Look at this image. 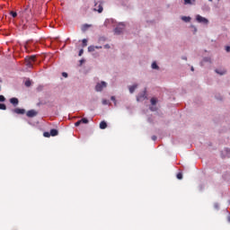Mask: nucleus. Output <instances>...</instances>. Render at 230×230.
I'll use <instances>...</instances> for the list:
<instances>
[{
  "instance_id": "nucleus-1",
  "label": "nucleus",
  "mask_w": 230,
  "mask_h": 230,
  "mask_svg": "<svg viewBox=\"0 0 230 230\" xmlns=\"http://www.w3.org/2000/svg\"><path fill=\"white\" fill-rule=\"evenodd\" d=\"M31 9L28 7L25 8V10L21 13L22 19H24L25 21H27V22L28 21H30V19H31Z\"/></svg>"
},
{
  "instance_id": "nucleus-2",
  "label": "nucleus",
  "mask_w": 230,
  "mask_h": 230,
  "mask_svg": "<svg viewBox=\"0 0 230 230\" xmlns=\"http://www.w3.org/2000/svg\"><path fill=\"white\" fill-rule=\"evenodd\" d=\"M103 3H102L100 0H94V12H98L99 13H102L103 12Z\"/></svg>"
},
{
  "instance_id": "nucleus-3",
  "label": "nucleus",
  "mask_w": 230,
  "mask_h": 230,
  "mask_svg": "<svg viewBox=\"0 0 230 230\" xmlns=\"http://www.w3.org/2000/svg\"><path fill=\"white\" fill-rule=\"evenodd\" d=\"M105 87H107V83H105L104 81H102L101 83H98L95 86V91L97 93H102V91H103V89H105Z\"/></svg>"
},
{
  "instance_id": "nucleus-4",
  "label": "nucleus",
  "mask_w": 230,
  "mask_h": 230,
  "mask_svg": "<svg viewBox=\"0 0 230 230\" xmlns=\"http://www.w3.org/2000/svg\"><path fill=\"white\" fill-rule=\"evenodd\" d=\"M37 58L35 56H31L29 58H26V66L27 67H33V62Z\"/></svg>"
},
{
  "instance_id": "nucleus-5",
  "label": "nucleus",
  "mask_w": 230,
  "mask_h": 230,
  "mask_svg": "<svg viewBox=\"0 0 230 230\" xmlns=\"http://www.w3.org/2000/svg\"><path fill=\"white\" fill-rule=\"evenodd\" d=\"M196 20L199 22H201L203 24H208L209 22V21L208 19H206L205 17H202L200 14H198L196 16Z\"/></svg>"
},
{
  "instance_id": "nucleus-6",
  "label": "nucleus",
  "mask_w": 230,
  "mask_h": 230,
  "mask_svg": "<svg viewBox=\"0 0 230 230\" xmlns=\"http://www.w3.org/2000/svg\"><path fill=\"white\" fill-rule=\"evenodd\" d=\"M37 114H38L37 111L30 110V111H27L26 116L28 118H35V116H37Z\"/></svg>"
},
{
  "instance_id": "nucleus-7",
  "label": "nucleus",
  "mask_w": 230,
  "mask_h": 230,
  "mask_svg": "<svg viewBox=\"0 0 230 230\" xmlns=\"http://www.w3.org/2000/svg\"><path fill=\"white\" fill-rule=\"evenodd\" d=\"M14 114H26V110L21 108H15L13 110Z\"/></svg>"
},
{
  "instance_id": "nucleus-8",
  "label": "nucleus",
  "mask_w": 230,
  "mask_h": 230,
  "mask_svg": "<svg viewBox=\"0 0 230 230\" xmlns=\"http://www.w3.org/2000/svg\"><path fill=\"white\" fill-rule=\"evenodd\" d=\"M10 103H12V105L14 107H17V105H19V99L13 97L10 99Z\"/></svg>"
},
{
  "instance_id": "nucleus-9",
  "label": "nucleus",
  "mask_w": 230,
  "mask_h": 230,
  "mask_svg": "<svg viewBox=\"0 0 230 230\" xmlns=\"http://www.w3.org/2000/svg\"><path fill=\"white\" fill-rule=\"evenodd\" d=\"M222 157H230V149H225L221 152Z\"/></svg>"
},
{
  "instance_id": "nucleus-10",
  "label": "nucleus",
  "mask_w": 230,
  "mask_h": 230,
  "mask_svg": "<svg viewBox=\"0 0 230 230\" xmlns=\"http://www.w3.org/2000/svg\"><path fill=\"white\" fill-rule=\"evenodd\" d=\"M100 128L101 130H105V128H107V122H105V120L101 121Z\"/></svg>"
},
{
  "instance_id": "nucleus-11",
  "label": "nucleus",
  "mask_w": 230,
  "mask_h": 230,
  "mask_svg": "<svg viewBox=\"0 0 230 230\" xmlns=\"http://www.w3.org/2000/svg\"><path fill=\"white\" fill-rule=\"evenodd\" d=\"M50 136H52V137H55V136H58V130L53 128L50 130Z\"/></svg>"
},
{
  "instance_id": "nucleus-12",
  "label": "nucleus",
  "mask_w": 230,
  "mask_h": 230,
  "mask_svg": "<svg viewBox=\"0 0 230 230\" xmlns=\"http://www.w3.org/2000/svg\"><path fill=\"white\" fill-rule=\"evenodd\" d=\"M137 89V84H133L132 86H129V93L132 94L134 91Z\"/></svg>"
},
{
  "instance_id": "nucleus-13",
  "label": "nucleus",
  "mask_w": 230,
  "mask_h": 230,
  "mask_svg": "<svg viewBox=\"0 0 230 230\" xmlns=\"http://www.w3.org/2000/svg\"><path fill=\"white\" fill-rule=\"evenodd\" d=\"M216 71V73L217 74V75H226V73H227V71H226V69H223V70H218V69H216L215 70Z\"/></svg>"
},
{
  "instance_id": "nucleus-14",
  "label": "nucleus",
  "mask_w": 230,
  "mask_h": 230,
  "mask_svg": "<svg viewBox=\"0 0 230 230\" xmlns=\"http://www.w3.org/2000/svg\"><path fill=\"white\" fill-rule=\"evenodd\" d=\"M145 98H146V96L145 93H144V94H142V95H138V96L137 97V102H141V100H145Z\"/></svg>"
},
{
  "instance_id": "nucleus-15",
  "label": "nucleus",
  "mask_w": 230,
  "mask_h": 230,
  "mask_svg": "<svg viewBox=\"0 0 230 230\" xmlns=\"http://www.w3.org/2000/svg\"><path fill=\"white\" fill-rule=\"evenodd\" d=\"M181 19L184 21V22H190V21H191V18L188 16H182Z\"/></svg>"
},
{
  "instance_id": "nucleus-16",
  "label": "nucleus",
  "mask_w": 230,
  "mask_h": 230,
  "mask_svg": "<svg viewBox=\"0 0 230 230\" xmlns=\"http://www.w3.org/2000/svg\"><path fill=\"white\" fill-rule=\"evenodd\" d=\"M89 28H91V25H89V24H84V25H83V27H82V31H87V29H89Z\"/></svg>"
},
{
  "instance_id": "nucleus-17",
  "label": "nucleus",
  "mask_w": 230,
  "mask_h": 230,
  "mask_svg": "<svg viewBox=\"0 0 230 230\" xmlns=\"http://www.w3.org/2000/svg\"><path fill=\"white\" fill-rule=\"evenodd\" d=\"M81 123H84V125H87V123H89V119H87L86 118H83L80 119Z\"/></svg>"
},
{
  "instance_id": "nucleus-18",
  "label": "nucleus",
  "mask_w": 230,
  "mask_h": 230,
  "mask_svg": "<svg viewBox=\"0 0 230 230\" xmlns=\"http://www.w3.org/2000/svg\"><path fill=\"white\" fill-rule=\"evenodd\" d=\"M0 111H6V104L0 103Z\"/></svg>"
},
{
  "instance_id": "nucleus-19",
  "label": "nucleus",
  "mask_w": 230,
  "mask_h": 230,
  "mask_svg": "<svg viewBox=\"0 0 230 230\" xmlns=\"http://www.w3.org/2000/svg\"><path fill=\"white\" fill-rule=\"evenodd\" d=\"M152 69H159V66H157V63L153 62V64H152Z\"/></svg>"
},
{
  "instance_id": "nucleus-20",
  "label": "nucleus",
  "mask_w": 230,
  "mask_h": 230,
  "mask_svg": "<svg viewBox=\"0 0 230 230\" xmlns=\"http://www.w3.org/2000/svg\"><path fill=\"white\" fill-rule=\"evenodd\" d=\"M94 49H95V47H94V46H89V47H88V51H89L90 53H93V51H94Z\"/></svg>"
},
{
  "instance_id": "nucleus-21",
  "label": "nucleus",
  "mask_w": 230,
  "mask_h": 230,
  "mask_svg": "<svg viewBox=\"0 0 230 230\" xmlns=\"http://www.w3.org/2000/svg\"><path fill=\"white\" fill-rule=\"evenodd\" d=\"M191 1L195 3V0H184V4H191Z\"/></svg>"
},
{
  "instance_id": "nucleus-22",
  "label": "nucleus",
  "mask_w": 230,
  "mask_h": 230,
  "mask_svg": "<svg viewBox=\"0 0 230 230\" xmlns=\"http://www.w3.org/2000/svg\"><path fill=\"white\" fill-rule=\"evenodd\" d=\"M10 15H12V17H13L15 19V17H17V13L13 12V11H11Z\"/></svg>"
},
{
  "instance_id": "nucleus-23",
  "label": "nucleus",
  "mask_w": 230,
  "mask_h": 230,
  "mask_svg": "<svg viewBox=\"0 0 230 230\" xmlns=\"http://www.w3.org/2000/svg\"><path fill=\"white\" fill-rule=\"evenodd\" d=\"M156 103H157V99L152 98V99H151V104H152V105H155Z\"/></svg>"
},
{
  "instance_id": "nucleus-24",
  "label": "nucleus",
  "mask_w": 230,
  "mask_h": 230,
  "mask_svg": "<svg viewBox=\"0 0 230 230\" xmlns=\"http://www.w3.org/2000/svg\"><path fill=\"white\" fill-rule=\"evenodd\" d=\"M44 137H51V133L49 132H44L43 133Z\"/></svg>"
},
{
  "instance_id": "nucleus-25",
  "label": "nucleus",
  "mask_w": 230,
  "mask_h": 230,
  "mask_svg": "<svg viewBox=\"0 0 230 230\" xmlns=\"http://www.w3.org/2000/svg\"><path fill=\"white\" fill-rule=\"evenodd\" d=\"M115 33H117V35H119V33H121V31L119 30V27L115 29Z\"/></svg>"
},
{
  "instance_id": "nucleus-26",
  "label": "nucleus",
  "mask_w": 230,
  "mask_h": 230,
  "mask_svg": "<svg viewBox=\"0 0 230 230\" xmlns=\"http://www.w3.org/2000/svg\"><path fill=\"white\" fill-rule=\"evenodd\" d=\"M87 46V40H83V48H85Z\"/></svg>"
},
{
  "instance_id": "nucleus-27",
  "label": "nucleus",
  "mask_w": 230,
  "mask_h": 230,
  "mask_svg": "<svg viewBox=\"0 0 230 230\" xmlns=\"http://www.w3.org/2000/svg\"><path fill=\"white\" fill-rule=\"evenodd\" d=\"M102 105H109V101L106 99L102 100Z\"/></svg>"
},
{
  "instance_id": "nucleus-28",
  "label": "nucleus",
  "mask_w": 230,
  "mask_h": 230,
  "mask_svg": "<svg viewBox=\"0 0 230 230\" xmlns=\"http://www.w3.org/2000/svg\"><path fill=\"white\" fill-rule=\"evenodd\" d=\"M80 125H82V121L80 120L75 123V127H80Z\"/></svg>"
},
{
  "instance_id": "nucleus-29",
  "label": "nucleus",
  "mask_w": 230,
  "mask_h": 230,
  "mask_svg": "<svg viewBox=\"0 0 230 230\" xmlns=\"http://www.w3.org/2000/svg\"><path fill=\"white\" fill-rule=\"evenodd\" d=\"M0 102H6V98H4L3 95H0Z\"/></svg>"
},
{
  "instance_id": "nucleus-30",
  "label": "nucleus",
  "mask_w": 230,
  "mask_h": 230,
  "mask_svg": "<svg viewBox=\"0 0 230 230\" xmlns=\"http://www.w3.org/2000/svg\"><path fill=\"white\" fill-rule=\"evenodd\" d=\"M203 60L204 62H211V58H205Z\"/></svg>"
},
{
  "instance_id": "nucleus-31",
  "label": "nucleus",
  "mask_w": 230,
  "mask_h": 230,
  "mask_svg": "<svg viewBox=\"0 0 230 230\" xmlns=\"http://www.w3.org/2000/svg\"><path fill=\"white\" fill-rule=\"evenodd\" d=\"M26 87H30L31 85V83L30 81H27L25 83Z\"/></svg>"
},
{
  "instance_id": "nucleus-32",
  "label": "nucleus",
  "mask_w": 230,
  "mask_h": 230,
  "mask_svg": "<svg viewBox=\"0 0 230 230\" xmlns=\"http://www.w3.org/2000/svg\"><path fill=\"white\" fill-rule=\"evenodd\" d=\"M177 179H179V180L182 179V174L181 172H179L177 174Z\"/></svg>"
},
{
  "instance_id": "nucleus-33",
  "label": "nucleus",
  "mask_w": 230,
  "mask_h": 230,
  "mask_svg": "<svg viewBox=\"0 0 230 230\" xmlns=\"http://www.w3.org/2000/svg\"><path fill=\"white\" fill-rule=\"evenodd\" d=\"M111 102H114L115 105H116V97L111 96Z\"/></svg>"
},
{
  "instance_id": "nucleus-34",
  "label": "nucleus",
  "mask_w": 230,
  "mask_h": 230,
  "mask_svg": "<svg viewBox=\"0 0 230 230\" xmlns=\"http://www.w3.org/2000/svg\"><path fill=\"white\" fill-rule=\"evenodd\" d=\"M104 48H105V49H111V45L106 44V45H104Z\"/></svg>"
},
{
  "instance_id": "nucleus-35",
  "label": "nucleus",
  "mask_w": 230,
  "mask_h": 230,
  "mask_svg": "<svg viewBox=\"0 0 230 230\" xmlns=\"http://www.w3.org/2000/svg\"><path fill=\"white\" fill-rule=\"evenodd\" d=\"M226 51L227 53L230 52V46H226Z\"/></svg>"
},
{
  "instance_id": "nucleus-36",
  "label": "nucleus",
  "mask_w": 230,
  "mask_h": 230,
  "mask_svg": "<svg viewBox=\"0 0 230 230\" xmlns=\"http://www.w3.org/2000/svg\"><path fill=\"white\" fill-rule=\"evenodd\" d=\"M62 76H64L65 78H67V73L63 72V73H62Z\"/></svg>"
},
{
  "instance_id": "nucleus-37",
  "label": "nucleus",
  "mask_w": 230,
  "mask_h": 230,
  "mask_svg": "<svg viewBox=\"0 0 230 230\" xmlns=\"http://www.w3.org/2000/svg\"><path fill=\"white\" fill-rule=\"evenodd\" d=\"M82 55H84V49H81V50L79 51V57H82Z\"/></svg>"
},
{
  "instance_id": "nucleus-38",
  "label": "nucleus",
  "mask_w": 230,
  "mask_h": 230,
  "mask_svg": "<svg viewBox=\"0 0 230 230\" xmlns=\"http://www.w3.org/2000/svg\"><path fill=\"white\" fill-rule=\"evenodd\" d=\"M152 139H153V141H155V140L157 139V137L153 136V137H152Z\"/></svg>"
},
{
  "instance_id": "nucleus-39",
  "label": "nucleus",
  "mask_w": 230,
  "mask_h": 230,
  "mask_svg": "<svg viewBox=\"0 0 230 230\" xmlns=\"http://www.w3.org/2000/svg\"><path fill=\"white\" fill-rule=\"evenodd\" d=\"M94 48H95V49H102V46H100V47L95 46Z\"/></svg>"
},
{
  "instance_id": "nucleus-40",
  "label": "nucleus",
  "mask_w": 230,
  "mask_h": 230,
  "mask_svg": "<svg viewBox=\"0 0 230 230\" xmlns=\"http://www.w3.org/2000/svg\"><path fill=\"white\" fill-rule=\"evenodd\" d=\"M156 109L155 108H154V107H151L150 108V111H155Z\"/></svg>"
},
{
  "instance_id": "nucleus-41",
  "label": "nucleus",
  "mask_w": 230,
  "mask_h": 230,
  "mask_svg": "<svg viewBox=\"0 0 230 230\" xmlns=\"http://www.w3.org/2000/svg\"><path fill=\"white\" fill-rule=\"evenodd\" d=\"M192 28H194V31L197 32V28H195L194 26H192Z\"/></svg>"
},
{
  "instance_id": "nucleus-42",
  "label": "nucleus",
  "mask_w": 230,
  "mask_h": 230,
  "mask_svg": "<svg viewBox=\"0 0 230 230\" xmlns=\"http://www.w3.org/2000/svg\"><path fill=\"white\" fill-rule=\"evenodd\" d=\"M183 60H187V58H183Z\"/></svg>"
},
{
  "instance_id": "nucleus-43",
  "label": "nucleus",
  "mask_w": 230,
  "mask_h": 230,
  "mask_svg": "<svg viewBox=\"0 0 230 230\" xmlns=\"http://www.w3.org/2000/svg\"><path fill=\"white\" fill-rule=\"evenodd\" d=\"M191 71H194V68H193V67H191Z\"/></svg>"
},
{
  "instance_id": "nucleus-44",
  "label": "nucleus",
  "mask_w": 230,
  "mask_h": 230,
  "mask_svg": "<svg viewBox=\"0 0 230 230\" xmlns=\"http://www.w3.org/2000/svg\"><path fill=\"white\" fill-rule=\"evenodd\" d=\"M216 208H218V205H216Z\"/></svg>"
}]
</instances>
